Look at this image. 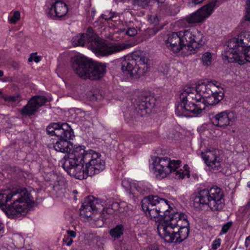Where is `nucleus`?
<instances>
[{
  "instance_id": "nucleus-1",
  "label": "nucleus",
  "mask_w": 250,
  "mask_h": 250,
  "mask_svg": "<svg viewBox=\"0 0 250 250\" xmlns=\"http://www.w3.org/2000/svg\"><path fill=\"white\" fill-rule=\"evenodd\" d=\"M143 210L147 216L163 221L157 227L159 234L167 243H180L186 239L189 231L187 216L175 212L167 200L149 195L142 201Z\"/></svg>"
},
{
  "instance_id": "nucleus-2",
  "label": "nucleus",
  "mask_w": 250,
  "mask_h": 250,
  "mask_svg": "<svg viewBox=\"0 0 250 250\" xmlns=\"http://www.w3.org/2000/svg\"><path fill=\"white\" fill-rule=\"evenodd\" d=\"M221 84L216 81H208L198 83L195 89L193 87L185 86L180 94V101L176 105V109H204L200 104H197L187 102L188 100H196L194 93L196 92L203 98V104L213 105L218 104L223 99V93L221 91Z\"/></svg>"
},
{
  "instance_id": "nucleus-3",
  "label": "nucleus",
  "mask_w": 250,
  "mask_h": 250,
  "mask_svg": "<svg viewBox=\"0 0 250 250\" xmlns=\"http://www.w3.org/2000/svg\"><path fill=\"white\" fill-rule=\"evenodd\" d=\"M33 202V197L24 188L0 192V208L11 218L19 217L26 212Z\"/></svg>"
},
{
  "instance_id": "nucleus-4",
  "label": "nucleus",
  "mask_w": 250,
  "mask_h": 250,
  "mask_svg": "<svg viewBox=\"0 0 250 250\" xmlns=\"http://www.w3.org/2000/svg\"><path fill=\"white\" fill-rule=\"evenodd\" d=\"M105 65L95 63L83 56H78L73 60L72 68L80 78L92 80L102 78L105 73Z\"/></svg>"
},
{
  "instance_id": "nucleus-5",
  "label": "nucleus",
  "mask_w": 250,
  "mask_h": 250,
  "mask_svg": "<svg viewBox=\"0 0 250 250\" xmlns=\"http://www.w3.org/2000/svg\"><path fill=\"white\" fill-rule=\"evenodd\" d=\"M84 146H79L73 148L71 155L85 164L86 176H93L99 173L105 168V162L101 158V155L89 149L86 151Z\"/></svg>"
},
{
  "instance_id": "nucleus-6",
  "label": "nucleus",
  "mask_w": 250,
  "mask_h": 250,
  "mask_svg": "<svg viewBox=\"0 0 250 250\" xmlns=\"http://www.w3.org/2000/svg\"><path fill=\"white\" fill-rule=\"evenodd\" d=\"M87 34H85L87 41L90 42V48L98 56H107L120 52L130 48L134 44L125 42H105L98 37L93 32L92 28L89 27Z\"/></svg>"
},
{
  "instance_id": "nucleus-7",
  "label": "nucleus",
  "mask_w": 250,
  "mask_h": 250,
  "mask_svg": "<svg viewBox=\"0 0 250 250\" xmlns=\"http://www.w3.org/2000/svg\"><path fill=\"white\" fill-rule=\"evenodd\" d=\"M224 194L222 189L216 186L209 190H201L193 200V206L198 210L206 205L211 211H220L225 205Z\"/></svg>"
},
{
  "instance_id": "nucleus-8",
  "label": "nucleus",
  "mask_w": 250,
  "mask_h": 250,
  "mask_svg": "<svg viewBox=\"0 0 250 250\" xmlns=\"http://www.w3.org/2000/svg\"><path fill=\"white\" fill-rule=\"evenodd\" d=\"M181 164L180 160H171L169 158L156 157L153 163V169L156 177L159 179L166 177L170 173L174 172L176 178L183 179L187 176L189 177V171L188 169V166L185 165V169H177Z\"/></svg>"
},
{
  "instance_id": "nucleus-9",
  "label": "nucleus",
  "mask_w": 250,
  "mask_h": 250,
  "mask_svg": "<svg viewBox=\"0 0 250 250\" xmlns=\"http://www.w3.org/2000/svg\"><path fill=\"white\" fill-rule=\"evenodd\" d=\"M250 47V31H243L238 38L231 39L227 48V57L239 64L245 63L244 55L246 50Z\"/></svg>"
},
{
  "instance_id": "nucleus-10",
  "label": "nucleus",
  "mask_w": 250,
  "mask_h": 250,
  "mask_svg": "<svg viewBox=\"0 0 250 250\" xmlns=\"http://www.w3.org/2000/svg\"><path fill=\"white\" fill-rule=\"evenodd\" d=\"M148 62L146 57L133 53L124 57L122 62V70L125 74L136 78L148 71Z\"/></svg>"
},
{
  "instance_id": "nucleus-11",
  "label": "nucleus",
  "mask_w": 250,
  "mask_h": 250,
  "mask_svg": "<svg viewBox=\"0 0 250 250\" xmlns=\"http://www.w3.org/2000/svg\"><path fill=\"white\" fill-rule=\"evenodd\" d=\"M183 47H188L190 54L195 53L197 49L205 44L203 35L197 30H183L179 32Z\"/></svg>"
},
{
  "instance_id": "nucleus-12",
  "label": "nucleus",
  "mask_w": 250,
  "mask_h": 250,
  "mask_svg": "<svg viewBox=\"0 0 250 250\" xmlns=\"http://www.w3.org/2000/svg\"><path fill=\"white\" fill-rule=\"evenodd\" d=\"M62 167L70 175L79 179L86 178L83 163L69 153L65 155L61 160Z\"/></svg>"
},
{
  "instance_id": "nucleus-13",
  "label": "nucleus",
  "mask_w": 250,
  "mask_h": 250,
  "mask_svg": "<svg viewBox=\"0 0 250 250\" xmlns=\"http://www.w3.org/2000/svg\"><path fill=\"white\" fill-rule=\"evenodd\" d=\"M217 1H211L198 9L196 12L186 18L187 21L190 24L198 23L204 21L213 12Z\"/></svg>"
},
{
  "instance_id": "nucleus-14",
  "label": "nucleus",
  "mask_w": 250,
  "mask_h": 250,
  "mask_svg": "<svg viewBox=\"0 0 250 250\" xmlns=\"http://www.w3.org/2000/svg\"><path fill=\"white\" fill-rule=\"evenodd\" d=\"M202 158L210 170L220 171L222 167V159L218 150H208L201 154Z\"/></svg>"
},
{
  "instance_id": "nucleus-15",
  "label": "nucleus",
  "mask_w": 250,
  "mask_h": 250,
  "mask_svg": "<svg viewBox=\"0 0 250 250\" xmlns=\"http://www.w3.org/2000/svg\"><path fill=\"white\" fill-rule=\"evenodd\" d=\"M47 133L50 135H55L62 137H69L73 133V130L67 123H53L46 128Z\"/></svg>"
},
{
  "instance_id": "nucleus-16",
  "label": "nucleus",
  "mask_w": 250,
  "mask_h": 250,
  "mask_svg": "<svg viewBox=\"0 0 250 250\" xmlns=\"http://www.w3.org/2000/svg\"><path fill=\"white\" fill-rule=\"evenodd\" d=\"M68 12L66 4L62 1L51 0L50 7H48L47 13L52 18L62 17Z\"/></svg>"
},
{
  "instance_id": "nucleus-17",
  "label": "nucleus",
  "mask_w": 250,
  "mask_h": 250,
  "mask_svg": "<svg viewBox=\"0 0 250 250\" xmlns=\"http://www.w3.org/2000/svg\"><path fill=\"white\" fill-rule=\"evenodd\" d=\"M98 205V200L93 197L89 196L85 198L80 209V215L86 218L91 217L93 213L97 211Z\"/></svg>"
},
{
  "instance_id": "nucleus-18",
  "label": "nucleus",
  "mask_w": 250,
  "mask_h": 250,
  "mask_svg": "<svg viewBox=\"0 0 250 250\" xmlns=\"http://www.w3.org/2000/svg\"><path fill=\"white\" fill-rule=\"evenodd\" d=\"M68 137L58 136V141L54 144L53 147L54 149L58 152L62 153H69L73 148V144L70 141V140L72 139V137L74 136V132L73 131L72 134Z\"/></svg>"
},
{
  "instance_id": "nucleus-19",
  "label": "nucleus",
  "mask_w": 250,
  "mask_h": 250,
  "mask_svg": "<svg viewBox=\"0 0 250 250\" xmlns=\"http://www.w3.org/2000/svg\"><path fill=\"white\" fill-rule=\"evenodd\" d=\"M166 45L167 48L173 53H177L182 50L183 47L179 32L169 34L166 41Z\"/></svg>"
},
{
  "instance_id": "nucleus-20",
  "label": "nucleus",
  "mask_w": 250,
  "mask_h": 250,
  "mask_svg": "<svg viewBox=\"0 0 250 250\" xmlns=\"http://www.w3.org/2000/svg\"><path fill=\"white\" fill-rule=\"evenodd\" d=\"M155 100L151 97H141L133 102L135 109H152L154 107Z\"/></svg>"
},
{
  "instance_id": "nucleus-21",
  "label": "nucleus",
  "mask_w": 250,
  "mask_h": 250,
  "mask_svg": "<svg viewBox=\"0 0 250 250\" xmlns=\"http://www.w3.org/2000/svg\"><path fill=\"white\" fill-rule=\"evenodd\" d=\"M230 114V113H227L226 111L218 114L215 116V120L213 123L214 125L221 127L229 125V122L231 121Z\"/></svg>"
},
{
  "instance_id": "nucleus-22",
  "label": "nucleus",
  "mask_w": 250,
  "mask_h": 250,
  "mask_svg": "<svg viewBox=\"0 0 250 250\" xmlns=\"http://www.w3.org/2000/svg\"><path fill=\"white\" fill-rule=\"evenodd\" d=\"M46 101L43 96H34L24 107L23 109H37L44 104Z\"/></svg>"
},
{
  "instance_id": "nucleus-23",
  "label": "nucleus",
  "mask_w": 250,
  "mask_h": 250,
  "mask_svg": "<svg viewBox=\"0 0 250 250\" xmlns=\"http://www.w3.org/2000/svg\"><path fill=\"white\" fill-rule=\"evenodd\" d=\"M147 114L146 110H127L125 113V116L126 120L128 121L133 120L139 117H143Z\"/></svg>"
},
{
  "instance_id": "nucleus-24",
  "label": "nucleus",
  "mask_w": 250,
  "mask_h": 250,
  "mask_svg": "<svg viewBox=\"0 0 250 250\" xmlns=\"http://www.w3.org/2000/svg\"><path fill=\"white\" fill-rule=\"evenodd\" d=\"M125 226L123 224L117 225L109 231L110 236L115 239H119L123 235Z\"/></svg>"
},
{
  "instance_id": "nucleus-25",
  "label": "nucleus",
  "mask_w": 250,
  "mask_h": 250,
  "mask_svg": "<svg viewBox=\"0 0 250 250\" xmlns=\"http://www.w3.org/2000/svg\"><path fill=\"white\" fill-rule=\"evenodd\" d=\"M73 44L74 46H83L86 43H89L90 47V42L87 41V37L85 34H80L76 35L72 39Z\"/></svg>"
},
{
  "instance_id": "nucleus-26",
  "label": "nucleus",
  "mask_w": 250,
  "mask_h": 250,
  "mask_svg": "<svg viewBox=\"0 0 250 250\" xmlns=\"http://www.w3.org/2000/svg\"><path fill=\"white\" fill-rule=\"evenodd\" d=\"M202 110H176V114L179 117L187 118L198 117L201 113Z\"/></svg>"
},
{
  "instance_id": "nucleus-27",
  "label": "nucleus",
  "mask_w": 250,
  "mask_h": 250,
  "mask_svg": "<svg viewBox=\"0 0 250 250\" xmlns=\"http://www.w3.org/2000/svg\"><path fill=\"white\" fill-rule=\"evenodd\" d=\"M3 100L11 104H17L19 103L21 100V96L19 94H16L13 95H6Z\"/></svg>"
},
{
  "instance_id": "nucleus-28",
  "label": "nucleus",
  "mask_w": 250,
  "mask_h": 250,
  "mask_svg": "<svg viewBox=\"0 0 250 250\" xmlns=\"http://www.w3.org/2000/svg\"><path fill=\"white\" fill-rule=\"evenodd\" d=\"M129 140L136 146H139L144 143L143 137L138 134H131L129 137Z\"/></svg>"
},
{
  "instance_id": "nucleus-29",
  "label": "nucleus",
  "mask_w": 250,
  "mask_h": 250,
  "mask_svg": "<svg viewBox=\"0 0 250 250\" xmlns=\"http://www.w3.org/2000/svg\"><path fill=\"white\" fill-rule=\"evenodd\" d=\"M212 55L209 52H206L202 56V61L204 65L208 66L212 62Z\"/></svg>"
},
{
  "instance_id": "nucleus-30",
  "label": "nucleus",
  "mask_w": 250,
  "mask_h": 250,
  "mask_svg": "<svg viewBox=\"0 0 250 250\" xmlns=\"http://www.w3.org/2000/svg\"><path fill=\"white\" fill-rule=\"evenodd\" d=\"M158 4H159V8L161 11H164L166 13H168L169 12V9L170 8V6L167 3H165V1L166 0H156Z\"/></svg>"
},
{
  "instance_id": "nucleus-31",
  "label": "nucleus",
  "mask_w": 250,
  "mask_h": 250,
  "mask_svg": "<svg viewBox=\"0 0 250 250\" xmlns=\"http://www.w3.org/2000/svg\"><path fill=\"white\" fill-rule=\"evenodd\" d=\"M21 18V13L18 11H15L11 18L8 19L9 21L12 24L16 23Z\"/></svg>"
},
{
  "instance_id": "nucleus-32",
  "label": "nucleus",
  "mask_w": 250,
  "mask_h": 250,
  "mask_svg": "<svg viewBox=\"0 0 250 250\" xmlns=\"http://www.w3.org/2000/svg\"><path fill=\"white\" fill-rule=\"evenodd\" d=\"M116 14L109 11H105L102 15V18L105 20H112V18L115 17Z\"/></svg>"
},
{
  "instance_id": "nucleus-33",
  "label": "nucleus",
  "mask_w": 250,
  "mask_h": 250,
  "mask_svg": "<svg viewBox=\"0 0 250 250\" xmlns=\"http://www.w3.org/2000/svg\"><path fill=\"white\" fill-rule=\"evenodd\" d=\"M148 20L150 24L156 25L159 23V20L156 14H152L148 16Z\"/></svg>"
},
{
  "instance_id": "nucleus-34",
  "label": "nucleus",
  "mask_w": 250,
  "mask_h": 250,
  "mask_svg": "<svg viewBox=\"0 0 250 250\" xmlns=\"http://www.w3.org/2000/svg\"><path fill=\"white\" fill-rule=\"evenodd\" d=\"M245 20L250 21V0H248L247 1Z\"/></svg>"
},
{
  "instance_id": "nucleus-35",
  "label": "nucleus",
  "mask_w": 250,
  "mask_h": 250,
  "mask_svg": "<svg viewBox=\"0 0 250 250\" xmlns=\"http://www.w3.org/2000/svg\"><path fill=\"white\" fill-rule=\"evenodd\" d=\"M232 225V222L231 221H229L227 223L225 224L222 228L221 232H222V233L223 234L226 233L229 230V229L230 228Z\"/></svg>"
},
{
  "instance_id": "nucleus-36",
  "label": "nucleus",
  "mask_w": 250,
  "mask_h": 250,
  "mask_svg": "<svg viewBox=\"0 0 250 250\" xmlns=\"http://www.w3.org/2000/svg\"><path fill=\"white\" fill-rule=\"evenodd\" d=\"M137 34V31L134 27H129L126 30V34L129 36L133 37Z\"/></svg>"
},
{
  "instance_id": "nucleus-37",
  "label": "nucleus",
  "mask_w": 250,
  "mask_h": 250,
  "mask_svg": "<svg viewBox=\"0 0 250 250\" xmlns=\"http://www.w3.org/2000/svg\"><path fill=\"white\" fill-rule=\"evenodd\" d=\"M98 91H94L93 93L91 92L89 94V99L91 101H96L98 99H100L102 96L98 94Z\"/></svg>"
},
{
  "instance_id": "nucleus-38",
  "label": "nucleus",
  "mask_w": 250,
  "mask_h": 250,
  "mask_svg": "<svg viewBox=\"0 0 250 250\" xmlns=\"http://www.w3.org/2000/svg\"><path fill=\"white\" fill-rule=\"evenodd\" d=\"M21 114L22 116L30 117L35 114L37 110H20Z\"/></svg>"
},
{
  "instance_id": "nucleus-39",
  "label": "nucleus",
  "mask_w": 250,
  "mask_h": 250,
  "mask_svg": "<svg viewBox=\"0 0 250 250\" xmlns=\"http://www.w3.org/2000/svg\"><path fill=\"white\" fill-rule=\"evenodd\" d=\"M63 243H65L68 246H70L73 242V239L67 236H65L62 240Z\"/></svg>"
},
{
  "instance_id": "nucleus-40",
  "label": "nucleus",
  "mask_w": 250,
  "mask_h": 250,
  "mask_svg": "<svg viewBox=\"0 0 250 250\" xmlns=\"http://www.w3.org/2000/svg\"><path fill=\"white\" fill-rule=\"evenodd\" d=\"M221 245V239L220 238L215 240L212 245V249L216 250Z\"/></svg>"
},
{
  "instance_id": "nucleus-41",
  "label": "nucleus",
  "mask_w": 250,
  "mask_h": 250,
  "mask_svg": "<svg viewBox=\"0 0 250 250\" xmlns=\"http://www.w3.org/2000/svg\"><path fill=\"white\" fill-rule=\"evenodd\" d=\"M244 55H245V61L246 60L247 62H250V47L246 50Z\"/></svg>"
},
{
  "instance_id": "nucleus-42",
  "label": "nucleus",
  "mask_w": 250,
  "mask_h": 250,
  "mask_svg": "<svg viewBox=\"0 0 250 250\" xmlns=\"http://www.w3.org/2000/svg\"><path fill=\"white\" fill-rule=\"evenodd\" d=\"M134 187L136 188V190L138 192L142 193L143 191L145 190V189L143 188L141 185L139 184V183H135L134 184Z\"/></svg>"
},
{
  "instance_id": "nucleus-43",
  "label": "nucleus",
  "mask_w": 250,
  "mask_h": 250,
  "mask_svg": "<svg viewBox=\"0 0 250 250\" xmlns=\"http://www.w3.org/2000/svg\"><path fill=\"white\" fill-rule=\"evenodd\" d=\"M67 236L71 237V238H75L76 236V233L75 231L71 230H67Z\"/></svg>"
},
{
  "instance_id": "nucleus-44",
  "label": "nucleus",
  "mask_w": 250,
  "mask_h": 250,
  "mask_svg": "<svg viewBox=\"0 0 250 250\" xmlns=\"http://www.w3.org/2000/svg\"><path fill=\"white\" fill-rule=\"evenodd\" d=\"M36 53L32 54V57L33 58V61L36 62H39L41 60V57L39 56H37Z\"/></svg>"
},
{
  "instance_id": "nucleus-45",
  "label": "nucleus",
  "mask_w": 250,
  "mask_h": 250,
  "mask_svg": "<svg viewBox=\"0 0 250 250\" xmlns=\"http://www.w3.org/2000/svg\"><path fill=\"white\" fill-rule=\"evenodd\" d=\"M245 244L247 249L250 250V235L246 238Z\"/></svg>"
},
{
  "instance_id": "nucleus-46",
  "label": "nucleus",
  "mask_w": 250,
  "mask_h": 250,
  "mask_svg": "<svg viewBox=\"0 0 250 250\" xmlns=\"http://www.w3.org/2000/svg\"><path fill=\"white\" fill-rule=\"evenodd\" d=\"M111 209L116 210L118 209L119 207V204L118 203H114L111 205Z\"/></svg>"
},
{
  "instance_id": "nucleus-47",
  "label": "nucleus",
  "mask_w": 250,
  "mask_h": 250,
  "mask_svg": "<svg viewBox=\"0 0 250 250\" xmlns=\"http://www.w3.org/2000/svg\"><path fill=\"white\" fill-rule=\"evenodd\" d=\"M3 229H4V225L2 223H0V238L3 235V233L4 232Z\"/></svg>"
},
{
  "instance_id": "nucleus-48",
  "label": "nucleus",
  "mask_w": 250,
  "mask_h": 250,
  "mask_svg": "<svg viewBox=\"0 0 250 250\" xmlns=\"http://www.w3.org/2000/svg\"><path fill=\"white\" fill-rule=\"evenodd\" d=\"M203 0H192V2L195 4H198L201 3Z\"/></svg>"
},
{
  "instance_id": "nucleus-49",
  "label": "nucleus",
  "mask_w": 250,
  "mask_h": 250,
  "mask_svg": "<svg viewBox=\"0 0 250 250\" xmlns=\"http://www.w3.org/2000/svg\"><path fill=\"white\" fill-rule=\"evenodd\" d=\"M6 94L3 93L2 90H0V98L4 99V97L5 96Z\"/></svg>"
},
{
  "instance_id": "nucleus-50",
  "label": "nucleus",
  "mask_w": 250,
  "mask_h": 250,
  "mask_svg": "<svg viewBox=\"0 0 250 250\" xmlns=\"http://www.w3.org/2000/svg\"><path fill=\"white\" fill-rule=\"evenodd\" d=\"M137 1L138 4H142V2L144 1V0H136ZM146 1V3H145V5L147 3V1L146 0H145Z\"/></svg>"
},
{
  "instance_id": "nucleus-51",
  "label": "nucleus",
  "mask_w": 250,
  "mask_h": 250,
  "mask_svg": "<svg viewBox=\"0 0 250 250\" xmlns=\"http://www.w3.org/2000/svg\"><path fill=\"white\" fill-rule=\"evenodd\" d=\"M28 61L29 62H31L33 61V58L32 57V55L31 54L30 57L28 58Z\"/></svg>"
},
{
  "instance_id": "nucleus-52",
  "label": "nucleus",
  "mask_w": 250,
  "mask_h": 250,
  "mask_svg": "<svg viewBox=\"0 0 250 250\" xmlns=\"http://www.w3.org/2000/svg\"><path fill=\"white\" fill-rule=\"evenodd\" d=\"M106 211L108 213H112V212L110 210V207H109L107 209Z\"/></svg>"
},
{
  "instance_id": "nucleus-53",
  "label": "nucleus",
  "mask_w": 250,
  "mask_h": 250,
  "mask_svg": "<svg viewBox=\"0 0 250 250\" xmlns=\"http://www.w3.org/2000/svg\"><path fill=\"white\" fill-rule=\"evenodd\" d=\"M3 72L1 70H0V77H2V76H3Z\"/></svg>"
},
{
  "instance_id": "nucleus-54",
  "label": "nucleus",
  "mask_w": 250,
  "mask_h": 250,
  "mask_svg": "<svg viewBox=\"0 0 250 250\" xmlns=\"http://www.w3.org/2000/svg\"><path fill=\"white\" fill-rule=\"evenodd\" d=\"M73 192L74 193V194H77L78 193V191L76 190H74Z\"/></svg>"
},
{
  "instance_id": "nucleus-55",
  "label": "nucleus",
  "mask_w": 250,
  "mask_h": 250,
  "mask_svg": "<svg viewBox=\"0 0 250 250\" xmlns=\"http://www.w3.org/2000/svg\"><path fill=\"white\" fill-rule=\"evenodd\" d=\"M248 187L250 188V183L248 184Z\"/></svg>"
},
{
  "instance_id": "nucleus-56",
  "label": "nucleus",
  "mask_w": 250,
  "mask_h": 250,
  "mask_svg": "<svg viewBox=\"0 0 250 250\" xmlns=\"http://www.w3.org/2000/svg\"><path fill=\"white\" fill-rule=\"evenodd\" d=\"M74 199H75V200H76V199H77V198H76V196H75V197H74Z\"/></svg>"
}]
</instances>
